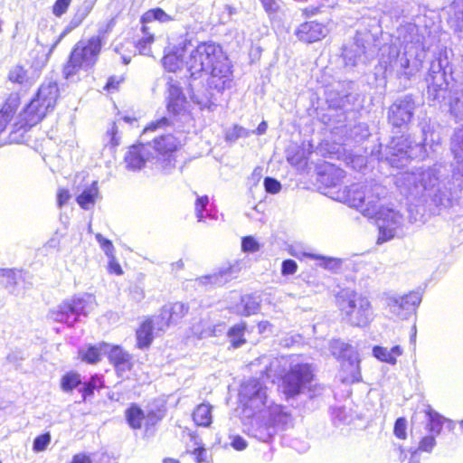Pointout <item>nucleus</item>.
<instances>
[{
    "label": "nucleus",
    "instance_id": "bb28decb",
    "mask_svg": "<svg viewBox=\"0 0 463 463\" xmlns=\"http://www.w3.org/2000/svg\"><path fill=\"white\" fill-rule=\"evenodd\" d=\"M192 416L197 426L209 427L212 423V406L201 403L194 408Z\"/></svg>",
    "mask_w": 463,
    "mask_h": 463
},
{
    "label": "nucleus",
    "instance_id": "423d86ee",
    "mask_svg": "<svg viewBox=\"0 0 463 463\" xmlns=\"http://www.w3.org/2000/svg\"><path fill=\"white\" fill-rule=\"evenodd\" d=\"M107 358L118 378L123 381L137 380L136 373H134V355L123 345H110L107 352Z\"/></svg>",
    "mask_w": 463,
    "mask_h": 463
},
{
    "label": "nucleus",
    "instance_id": "e433bc0d",
    "mask_svg": "<svg viewBox=\"0 0 463 463\" xmlns=\"http://www.w3.org/2000/svg\"><path fill=\"white\" fill-rule=\"evenodd\" d=\"M347 200L353 207L361 209L362 211L369 210L367 203H365L364 192L360 189L348 191Z\"/></svg>",
    "mask_w": 463,
    "mask_h": 463
},
{
    "label": "nucleus",
    "instance_id": "338daca9",
    "mask_svg": "<svg viewBox=\"0 0 463 463\" xmlns=\"http://www.w3.org/2000/svg\"><path fill=\"white\" fill-rule=\"evenodd\" d=\"M459 424H460V428H461V429H462V430H463V420L460 421V423H459Z\"/></svg>",
    "mask_w": 463,
    "mask_h": 463
},
{
    "label": "nucleus",
    "instance_id": "f8f14e48",
    "mask_svg": "<svg viewBox=\"0 0 463 463\" xmlns=\"http://www.w3.org/2000/svg\"><path fill=\"white\" fill-rule=\"evenodd\" d=\"M86 302L81 298H72L62 302L50 315L56 322L67 323L72 315H80L85 309Z\"/></svg>",
    "mask_w": 463,
    "mask_h": 463
},
{
    "label": "nucleus",
    "instance_id": "58836bf2",
    "mask_svg": "<svg viewBox=\"0 0 463 463\" xmlns=\"http://www.w3.org/2000/svg\"><path fill=\"white\" fill-rule=\"evenodd\" d=\"M125 81V77L122 75H112L107 80L103 90L108 94H112L119 90L121 84Z\"/></svg>",
    "mask_w": 463,
    "mask_h": 463
},
{
    "label": "nucleus",
    "instance_id": "09e8293b",
    "mask_svg": "<svg viewBox=\"0 0 463 463\" xmlns=\"http://www.w3.org/2000/svg\"><path fill=\"white\" fill-rule=\"evenodd\" d=\"M264 188L267 193L275 194L281 190V184L277 179L268 176L264 178Z\"/></svg>",
    "mask_w": 463,
    "mask_h": 463
},
{
    "label": "nucleus",
    "instance_id": "72a5a7b5",
    "mask_svg": "<svg viewBox=\"0 0 463 463\" xmlns=\"http://www.w3.org/2000/svg\"><path fill=\"white\" fill-rule=\"evenodd\" d=\"M165 416V409L164 406H157L150 409L145 412V423L146 429L153 428L159 423Z\"/></svg>",
    "mask_w": 463,
    "mask_h": 463
},
{
    "label": "nucleus",
    "instance_id": "69168bd1",
    "mask_svg": "<svg viewBox=\"0 0 463 463\" xmlns=\"http://www.w3.org/2000/svg\"><path fill=\"white\" fill-rule=\"evenodd\" d=\"M398 449L400 451V458H401L402 461H404L406 458L405 449H403L402 446H399Z\"/></svg>",
    "mask_w": 463,
    "mask_h": 463
},
{
    "label": "nucleus",
    "instance_id": "79ce46f5",
    "mask_svg": "<svg viewBox=\"0 0 463 463\" xmlns=\"http://www.w3.org/2000/svg\"><path fill=\"white\" fill-rule=\"evenodd\" d=\"M393 434L399 439L404 440L407 439V420L405 418L400 417L395 420Z\"/></svg>",
    "mask_w": 463,
    "mask_h": 463
},
{
    "label": "nucleus",
    "instance_id": "864d4df0",
    "mask_svg": "<svg viewBox=\"0 0 463 463\" xmlns=\"http://www.w3.org/2000/svg\"><path fill=\"white\" fill-rule=\"evenodd\" d=\"M244 134H245L244 129L241 127L235 125V126H233V128L231 130H228L225 133V139H226V141L232 142V141H234V140L240 138Z\"/></svg>",
    "mask_w": 463,
    "mask_h": 463
},
{
    "label": "nucleus",
    "instance_id": "1a4fd4ad",
    "mask_svg": "<svg viewBox=\"0 0 463 463\" xmlns=\"http://www.w3.org/2000/svg\"><path fill=\"white\" fill-rule=\"evenodd\" d=\"M181 144L176 137L172 134L160 135L153 139V147L165 165L175 160V154L180 149Z\"/></svg>",
    "mask_w": 463,
    "mask_h": 463
},
{
    "label": "nucleus",
    "instance_id": "ddd939ff",
    "mask_svg": "<svg viewBox=\"0 0 463 463\" xmlns=\"http://www.w3.org/2000/svg\"><path fill=\"white\" fill-rule=\"evenodd\" d=\"M154 317H145L135 330L136 348L138 350L149 349L155 339Z\"/></svg>",
    "mask_w": 463,
    "mask_h": 463
},
{
    "label": "nucleus",
    "instance_id": "052dcab7",
    "mask_svg": "<svg viewBox=\"0 0 463 463\" xmlns=\"http://www.w3.org/2000/svg\"><path fill=\"white\" fill-rule=\"evenodd\" d=\"M109 135L111 137L110 138V143L113 146H117L118 144H119V140L118 138L117 137V130L116 128H112L110 131H109Z\"/></svg>",
    "mask_w": 463,
    "mask_h": 463
},
{
    "label": "nucleus",
    "instance_id": "49530a36",
    "mask_svg": "<svg viewBox=\"0 0 463 463\" xmlns=\"http://www.w3.org/2000/svg\"><path fill=\"white\" fill-rule=\"evenodd\" d=\"M265 12L269 17H274L279 11L280 5L276 0H260Z\"/></svg>",
    "mask_w": 463,
    "mask_h": 463
},
{
    "label": "nucleus",
    "instance_id": "f257e3e1",
    "mask_svg": "<svg viewBox=\"0 0 463 463\" xmlns=\"http://www.w3.org/2000/svg\"><path fill=\"white\" fill-rule=\"evenodd\" d=\"M191 45L192 40L184 36L176 44L167 47L161 58L164 70L175 73L184 65L193 79L209 75L222 80L232 75L231 62L221 44L213 41L199 42L184 60Z\"/></svg>",
    "mask_w": 463,
    "mask_h": 463
},
{
    "label": "nucleus",
    "instance_id": "e2e57ef3",
    "mask_svg": "<svg viewBox=\"0 0 463 463\" xmlns=\"http://www.w3.org/2000/svg\"><path fill=\"white\" fill-rule=\"evenodd\" d=\"M268 326H269V323L268 321H260L258 323V329L260 333H262Z\"/></svg>",
    "mask_w": 463,
    "mask_h": 463
},
{
    "label": "nucleus",
    "instance_id": "4468645a",
    "mask_svg": "<svg viewBox=\"0 0 463 463\" xmlns=\"http://www.w3.org/2000/svg\"><path fill=\"white\" fill-rule=\"evenodd\" d=\"M22 103V96L18 91L9 93L0 109V133L3 132L16 114Z\"/></svg>",
    "mask_w": 463,
    "mask_h": 463
},
{
    "label": "nucleus",
    "instance_id": "603ef678",
    "mask_svg": "<svg viewBox=\"0 0 463 463\" xmlns=\"http://www.w3.org/2000/svg\"><path fill=\"white\" fill-rule=\"evenodd\" d=\"M109 260L108 263V272L112 275L121 276L123 272V269L121 268L119 262L116 260L115 255L112 257H109Z\"/></svg>",
    "mask_w": 463,
    "mask_h": 463
},
{
    "label": "nucleus",
    "instance_id": "37998d69",
    "mask_svg": "<svg viewBox=\"0 0 463 463\" xmlns=\"http://www.w3.org/2000/svg\"><path fill=\"white\" fill-rule=\"evenodd\" d=\"M241 250L244 252H256L260 250V244L254 237L244 236L241 239Z\"/></svg>",
    "mask_w": 463,
    "mask_h": 463
},
{
    "label": "nucleus",
    "instance_id": "39448f33",
    "mask_svg": "<svg viewBox=\"0 0 463 463\" xmlns=\"http://www.w3.org/2000/svg\"><path fill=\"white\" fill-rule=\"evenodd\" d=\"M315 380L312 364L298 363L289 367L282 375V386L287 397L292 398L300 394L307 386Z\"/></svg>",
    "mask_w": 463,
    "mask_h": 463
},
{
    "label": "nucleus",
    "instance_id": "c756f323",
    "mask_svg": "<svg viewBox=\"0 0 463 463\" xmlns=\"http://www.w3.org/2000/svg\"><path fill=\"white\" fill-rule=\"evenodd\" d=\"M332 354L338 360H345L348 354H357L350 344L345 343L339 339L332 340L330 343Z\"/></svg>",
    "mask_w": 463,
    "mask_h": 463
},
{
    "label": "nucleus",
    "instance_id": "6e6552de",
    "mask_svg": "<svg viewBox=\"0 0 463 463\" xmlns=\"http://www.w3.org/2000/svg\"><path fill=\"white\" fill-rule=\"evenodd\" d=\"M328 33L327 27L325 24L316 21H305L298 25L295 29V36L297 39L307 44H311L322 41Z\"/></svg>",
    "mask_w": 463,
    "mask_h": 463
},
{
    "label": "nucleus",
    "instance_id": "5fc2aeb1",
    "mask_svg": "<svg viewBox=\"0 0 463 463\" xmlns=\"http://www.w3.org/2000/svg\"><path fill=\"white\" fill-rule=\"evenodd\" d=\"M71 194L68 189L60 188L57 192V205L61 208L70 200Z\"/></svg>",
    "mask_w": 463,
    "mask_h": 463
},
{
    "label": "nucleus",
    "instance_id": "8fccbe9b",
    "mask_svg": "<svg viewBox=\"0 0 463 463\" xmlns=\"http://www.w3.org/2000/svg\"><path fill=\"white\" fill-rule=\"evenodd\" d=\"M208 197L206 195L201 196L196 199L194 203L195 213L198 221H202L203 218V212L208 204Z\"/></svg>",
    "mask_w": 463,
    "mask_h": 463
},
{
    "label": "nucleus",
    "instance_id": "5701e85b",
    "mask_svg": "<svg viewBox=\"0 0 463 463\" xmlns=\"http://www.w3.org/2000/svg\"><path fill=\"white\" fill-rule=\"evenodd\" d=\"M241 395L245 402L252 401L254 398L265 399L264 389L258 379H250L241 386Z\"/></svg>",
    "mask_w": 463,
    "mask_h": 463
},
{
    "label": "nucleus",
    "instance_id": "0e129e2a",
    "mask_svg": "<svg viewBox=\"0 0 463 463\" xmlns=\"http://www.w3.org/2000/svg\"><path fill=\"white\" fill-rule=\"evenodd\" d=\"M162 463H181V461L175 458H163Z\"/></svg>",
    "mask_w": 463,
    "mask_h": 463
},
{
    "label": "nucleus",
    "instance_id": "2eb2a0df",
    "mask_svg": "<svg viewBox=\"0 0 463 463\" xmlns=\"http://www.w3.org/2000/svg\"><path fill=\"white\" fill-rule=\"evenodd\" d=\"M340 373L343 383H354L362 380L358 354H348L346 359L341 361Z\"/></svg>",
    "mask_w": 463,
    "mask_h": 463
},
{
    "label": "nucleus",
    "instance_id": "aec40b11",
    "mask_svg": "<svg viewBox=\"0 0 463 463\" xmlns=\"http://www.w3.org/2000/svg\"><path fill=\"white\" fill-rule=\"evenodd\" d=\"M142 36L135 41L134 47L141 55H151L152 45L156 40V36L152 28L147 24H141Z\"/></svg>",
    "mask_w": 463,
    "mask_h": 463
},
{
    "label": "nucleus",
    "instance_id": "4be33fe9",
    "mask_svg": "<svg viewBox=\"0 0 463 463\" xmlns=\"http://www.w3.org/2000/svg\"><path fill=\"white\" fill-rule=\"evenodd\" d=\"M105 387L104 376L98 373L92 374L88 381L83 383L82 387L80 389L82 401L86 402L94 396L95 392H99Z\"/></svg>",
    "mask_w": 463,
    "mask_h": 463
},
{
    "label": "nucleus",
    "instance_id": "3c124183",
    "mask_svg": "<svg viewBox=\"0 0 463 463\" xmlns=\"http://www.w3.org/2000/svg\"><path fill=\"white\" fill-rule=\"evenodd\" d=\"M298 268V263L294 260H285L281 264V274L283 276L293 275L297 272Z\"/></svg>",
    "mask_w": 463,
    "mask_h": 463
},
{
    "label": "nucleus",
    "instance_id": "7c9ffc66",
    "mask_svg": "<svg viewBox=\"0 0 463 463\" xmlns=\"http://www.w3.org/2000/svg\"><path fill=\"white\" fill-rule=\"evenodd\" d=\"M426 415L428 416V430L429 431L434 433L435 435L440 434L442 430V427L444 422L447 421V419L442 417L439 412L432 410L429 407L425 411Z\"/></svg>",
    "mask_w": 463,
    "mask_h": 463
},
{
    "label": "nucleus",
    "instance_id": "13d9d810",
    "mask_svg": "<svg viewBox=\"0 0 463 463\" xmlns=\"http://www.w3.org/2000/svg\"><path fill=\"white\" fill-rule=\"evenodd\" d=\"M233 273H234V270H233V268L232 267H229L227 269H222L218 272V274H216V276H219L221 278H224L225 279H228V277L230 279H232L233 278Z\"/></svg>",
    "mask_w": 463,
    "mask_h": 463
},
{
    "label": "nucleus",
    "instance_id": "774afa93",
    "mask_svg": "<svg viewBox=\"0 0 463 463\" xmlns=\"http://www.w3.org/2000/svg\"><path fill=\"white\" fill-rule=\"evenodd\" d=\"M0 463H2V461L0 460Z\"/></svg>",
    "mask_w": 463,
    "mask_h": 463
},
{
    "label": "nucleus",
    "instance_id": "6ab92c4d",
    "mask_svg": "<svg viewBox=\"0 0 463 463\" xmlns=\"http://www.w3.org/2000/svg\"><path fill=\"white\" fill-rule=\"evenodd\" d=\"M412 112L406 102L393 104L389 112V122L397 128H401L411 121Z\"/></svg>",
    "mask_w": 463,
    "mask_h": 463
},
{
    "label": "nucleus",
    "instance_id": "c85d7f7f",
    "mask_svg": "<svg viewBox=\"0 0 463 463\" xmlns=\"http://www.w3.org/2000/svg\"><path fill=\"white\" fill-rule=\"evenodd\" d=\"M80 384V374L73 370L66 372L60 379V387L66 393H71Z\"/></svg>",
    "mask_w": 463,
    "mask_h": 463
},
{
    "label": "nucleus",
    "instance_id": "dca6fc26",
    "mask_svg": "<svg viewBox=\"0 0 463 463\" xmlns=\"http://www.w3.org/2000/svg\"><path fill=\"white\" fill-rule=\"evenodd\" d=\"M99 196V189L97 181L82 185V191L76 196L79 206L85 211L94 207Z\"/></svg>",
    "mask_w": 463,
    "mask_h": 463
},
{
    "label": "nucleus",
    "instance_id": "473e14b6",
    "mask_svg": "<svg viewBox=\"0 0 463 463\" xmlns=\"http://www.w3.org/2000/svg\"><path fill=\"white\" fill-rule=\"evenodd\" d=\"M21 279V270L15 269H0V283L5 288H14Z\"/></svg>",
    "mask_w": 463,
    "mask_h": 463
},
{
    "label": "nucleus",
    "instance_id": "4c0bfd02",
    "mask_svg": "<svg viewBox=\"0 0 463 463\" xmlns=\"http://www.w3.org/2000/svg\"><path fill=\"white\" fill-rule=\"evenodd\" d=\"M173 126V122L171 120V117H161L157 119H155L153 121H150L144 128L142 133H146L147 131H156L159 129H165L166 128H169Z\"/></svg>",
    "mask_w": 463,
    "mask_h": 463
},
{
    "label": "nucleus",
    "instance_id": "a19ab883",
    "mask_svg": "<svg viewBox=\"0 0 463 463\" xmlns=\"http://www.w3.org/2000/svg\"><path fill=\"white\" fill-rule=\"evenodd\" d=\"M51 442V434L49 432L43 433L37 436L33 443V449L34 452L44 451Z\"/></svg>",
    "mask_w": 463,
    "mask_h": 463
},
{
    "label": "nucleus",
    "instance_id": "9d476101",
    "mask_svg": "<svg viewBox=\"0 0 463 463\" xmlns=\"http://www.w3.org/2000/svg\"><path fill=\"white\" fill-rule=\"evenodd\" d=\"M420 301L421 297L420 293L411 291L394 298L389 305L390 312L397 317L405 319L416 312Z\"/></svg>",
    "mask_w": 463,
    "mask_h": 463
},
{
    "label": "nucleus",
    "instance_id": "a211bd4d",
    "mask_svg": "<svg viewBox=\"0 0 463 463\" xmlns=\"http://www.w3.org/2000/svg\"><path fill=\"white\" fill-rule=\"evenodd\" d=\"M109 345L106 342H100L97 345H86L84 348L79 350L78 357L82 363L97 364L102 360V349L109 348Z\"/></svg>",
    "mask_w": 463,
    "mask_h": 463
},
{
    "label": "nucleus",
    "instance_id": "b1692460",
    "mask_svg": "<svg viewBox=\"0 0 463 463\" xmlns=\"http://www.w3.org/2000/svg\"><path fill=\"white\" fill-rule=\"evenodd\" d=\"M125 419L133 430H140L145 423V411L137 403H130L125 411Z\"/></svg>",
    "mask_w": 463,
    "mask_h": 463
},
{
    "label": "nucleus",
    "instance_id": "a18cd8bd",
    "mask_svg": "<svg viewBox=\"0 0 463 463\" xmlns=\"http://www.w3.org/2000/svg\"><path fill=\"white\" fill-rule=\"evenodd\" d=\"M96 240L99 243L101 249L104 250L108 257L114 255V246L110 240L104 238L100 233L95 235Z\"/></svg>",
    "mask_w": 463,
    "mask_h": 463
},
{
    "label": "nucleus",
    "instance_id": "20e7f679",
    "mask_svg": "<svg viewBox=\"0 0 463 463\" xmlns=\"http://www.w3.org/2000/svg\"><path fill=\"white\" fill-rule=\"evenodd\" d=\"M335 303L343 320L352 326H364L372 320V307L367 298L349 288H341Z\"/></svg>",
    "mask_w": 463,
    "mask_h": 463
},
{
    "label": "nucleus",
    "instance_id": "ea45409f",
    "mask_svg": "<svg viewBox=\"0 0 463 463\" xmlns=\"http://www.w3.org/2000/svg\"><path fill=\"white\" fill-rule=\"evenodd\" d=\"M451 151L455 157L463 156V128L455 131Z\"/></svg>",
    "mask_w": 463,
    "mask_h": 463
},
{
    "label": "nucleus",
    "instance_id": "0eeeda50",
    "mask_svg": "<svg viewBox=\"0 0 463 463\" xmlns=\"http://www.w3.org/2000/svg\"><path fill=\"white\" fill-rule=\"evenodd\" d=\"M165 108L171 118L188 113V100L183 88L173 80L167 83Z\"/></svg>",
    "mask_w": 463,
    "mask_h": 463
},
{
    "label": "nucleus",
    "instance_id": "c9c22d12",
    "mask_svg": "<svg viewBox=\"0 0 463 463\" xmlns=\"http://www.w3.org/2000/svg\"><path fill=\"white\" fill-rule=\"evenodd\" d=\"M436 446V439L434 435H425L422 438H420L418 447L415 450L411 452V458L414 457V455L420 451V452H427L430 453L434 447ZM409 463H419L418 460H413V458H411Z\"/></svg>",
    "mask_w": 463,
    "mask_h": 463
},
{
    "label": "nucleus",
    "instance_id": "412c9836",
    "mask_svg": "<svg viewBox=\"0 0 463 463\" xmlns=\"http://www.w3.org/2000/svg\"><path fill=\"white\" fill-rule=\"evenodd\" d=\"M6 78L7 80L13 85L20 87H31L33 85L29 71L23 64H15L12 66L7 72Z\"/></svg>",
    "mask_w": 463,
    "mask_h": 463
},
{
    "label": "nucleus",
    "instance_id": "cd10ccee",
    "mask_svg": "<svg viewBox=\"0 0 463 463\" xmlns=\"http://www.w3.org/2000/svg\"><path fill=\"white\" fill-rule=\"evenodd\" d=\"M153 21L159 23H169L174 21V17L166 14L162 8L156 7L146 11L140 17V24H149Z\"/></svg>",
    "mask_w": 463,
    "mask_h": 463
},
{
    "label": "nucleus",
    "instance_id": "6e6d98bb",
    "mask_svg": "<svg viewBox=\"0 0 463 463\" xmlns=\"http://www.w3.org/2000/svg\"><path fill=\"white\" fill-rule=\"evenodd\" d=\"M231 445L234 449L241 451L247 448L248 443L241 436L235 435L232 438Z\"/></svg>",
    "mask_w": 463,
    "mask_h": 463
},
{
    "label": "nucleus",
    "instance_id": "9b49d317",
    "mask_svg": "<svg viewBox=\"0 0 463 463\" xmlns=\"http://www.w3.org/2000/svg\"><path fill=\"white\" fill-rule=\"evenodd\" d=\"M189 312V306L183 302H171L160 309L159 326L157 330H165L172 324L181 321Z\"/></svg>",
    "mask_w": 463,
    "mask_h": 463
},
{
    "label": "nucleus",
    "instance_id": "de8ad7c7",
    "mask_svg": "<svg viewBox=\"0 0 463 463\" xmlns=\"http://www.w3.org/2000/svg\"><path fill=\"white\" fill-rule=\"evenodd\" d=\"M195 463H209L207 450L203 444L198 445L192 452Z\"/></svg>",
    "mask_w": 463,
    "mask_h": 463
},
{
    "label": "nucleus",
    "instance_id": "4d7b16f0",
    "mask_svg": "<svg viewBox=\"0 0 463 463\" xmlns=\"http://www.w3.org/2000/svg\"><path fill=\"white\" fill-rule=\"evenodd\" d=\"M71 463H92L90 456L84 453H78L72 457Z\"/></svg>",
    "mask_w": 463,
    "mask_h": 463
},
{
    "label": "nucleus",
    "instance_id": "f3484780",
    "mask_svg": "<svg viewBox=\"0 0 463 463\" xmlns=\"http://www.w3.org/2000/svg\"><path fill=\"white\" fill-rule=\"evenodd\" d=\"M145 145L142 143L132 145L125 155L124 161L129 170H139L145 166L146 157L145 156Z\"/></svg>",
    "mask_w": 463,
    "mask_h": 463
},
{
    "label": "nucleus",
    "instance_id": "2f4dec72",
    "mask_svg": "<svg viewBox=\"0 0 463 463\" xmlns=\"http://www.w3.org/2000/svg\"><path fill=\"white\" fill-rule=\"evenodd\" d=\"M389 213L391 214V225L384 226L380 225L379 226V235L377 238V243L381 244L383 242H386L390 240H392L395 235V215L396 213L392 210H388Z\"/></svg>",
    "mask_w": 463,
    "mask_h": 463
},
{
    "label": "nucleus",
    "instance_id": "393cba45",
    "mask_svg": "<svg viewBox=\"0 0 463 463\" xmlns=\"http://www.w3.org/2000/svg\"><path fill=\"white\" fill-rule=\"evenodd\" d=\"M246 330V322H240L228 329L227 336L229 337L232 348L236 349L246 344L247 340L244 336Z\"/></svg>",
    "mask_w": 463,
    "mask_h": 463
},
{
    "label": "nucleus",
    "instance_id": "f03ea898",
    "mask_svg": "<svg viewBox=\"0 0 463 463\" xmlns=\"http://www.w3.org/2000/svg\"><path fill=\"white\" fill-rule=\"evenodd\" d=\"M60 98L56 82L42 83L31 100L20 111L13 126L14 132L26 133L52 113Z\"/></svg>",
    "mask_w": 463,
    "mask_h": 463
},
{
    "label": "nucleus",
    "instance_id": "680f3d73",
    "mask_svg": "<svg viewBox=\"0 0 463 463\" xmlns=\"http://www.w3.org/2000/svg\"><path fill=\"white\" fill-rule=\"evenodd\" d=\"M267 128H268L267 122L261 121L256 129V134H258V135L264 134L267 130Z\"/></svg>",
    "mask_w": 463,
    "mask_h": 463
},
{
    "label": "nucleus",
    "instance_id": "f704fd0d",
    "mask_svg": "<svg viewBox=\"0 0 463 463\" xmlns=\"http://www.w3.org/2000/svg\"><path fill=\"white\" fill-rule=\"evenodd\" d=\"M241 312L243 317H250L259 312L260 308V302L251 295H247L241 298Z\"/></svg>",
    "mask_w": 463,
    "mask_h": 463
},
{
    "label": "nucleus",
    "instance_id": "bf43d9fd",
    "mask_svg": "<svg viewBox=\"0 0 463 463\" xmlns=\"http://www.w3.org/2000/svg\"><path fill=\"white\" fill-rule=\"evenodd\" d=\"M320 12L319 7H307L303 9V14L307 17L315 15Z\"/></svg>",
    "mask_w": 463,
    "mask_h": 463
},
{
    "label": "nucleus",
    "instance_id": "a878e982",
    "mask_svg": "<svg viewBox=\"0 0 463 463\" xmlns=\"http://www.w3.org/2000/svg\"><path fill=\"white\" fill-rule=\"evenodd\" d=\"M373 355L381 362L395 364L397 357L402 354V349L400 345L393 346L391 350L386 347L376 345L373 349Z\"/></svg>",
    "mask_w": 463,
    "mask_h": 463
},
{
    "label": "nucleus",
    "instance_id": "7ed1b4c3",
    "mask_svg": "<svg viewBox=\"0 0 463 463\" xmlns=\"http://www.w3.org/2000/svg\"><path fill=\"white\" fill-rule=\"evenodd\" d=\"M102 48L103 38L100 35H93L87 40L77 42L62 66L63 77L68 80L81 71H92L99 59Z\"/></svg>",
    "mask_w": 463,
    "mask_h": 463
},
{
    "label": "nucleus",
    "instance_id": "c03bdc74",
    "mask_svg": "<svg viewBox=\"0 0 463 463\" xmlns=\"http://www.w3.org/2000/svg\"><path fill=\"white\" fill-rule=\"evenodd\" d=\"M72 0H55L52 7V12L56 17H61L67 11Z\"/></svg>",
    "mask_w": 463,
    "mask_h": 463
}]
</instances>
